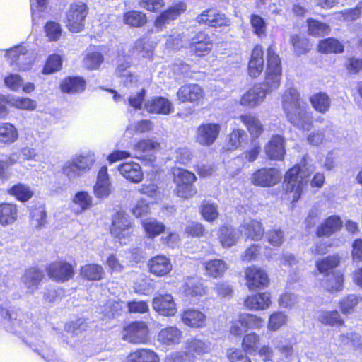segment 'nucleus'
Masks as SVG:
<instances>
[{
	"instance_id": "bb28decb",
	"label": "nucleus",
	"mask_w": 362,
	"mask_h": 362,
	"mask_svg": "<svg viewBox=\"0 0 362 362\" xmlns=\"http://www.w3.org/2000/svg\"><path fill=\"white\" fill-rule=\"evenodd\" d=\"M44 279L43 272L37 267L27 268L22 276V281L30 293H33L39 288Z\"/></svg>"
},
{
	"instance_id": "f257e3e1",
	"label": "nucleus",
	"mask_w": 362,
	"mask_h": 362,
	"mask_svg": "<svg viewBox=\"0 0 362 362\" xmlns=\"http://www.w3.org/2000/svg\"><path fill=\"white\" fill-rule=\"evenodd\" d=\"M283 76L282 59L274 44L266 49L264 78L262 82L255 83L240 98L239 104L248 109H255L263 103L269 93L278 90Z\"/></svg>"
},
{
	"instance_id": "2f4dec72",
	"label": "nucleus",
	"mask_w": 362,
	"mask_h": 362,
	"mask_svg": "<svg viewBox=\"0 0 362 362\" xmlns=\"http://www.w3.org/2000/svg\"><path fill=\"white\" fill-rule=\"evenodd\" d=\"M105 272L102 265L96 263H88L79 269V276L83 281L98 282L105 278Z\"/></svg>"
},
{
	"instance_id": "58836bf2",
	"label": "nucleus",
	"mask_w": 362,
	"mask_h": 362,
	"mask_svg": "<svg viewBox=\"0 0 362 362\" xmlns=\"http://www.w3.org/2000/svg\"><path fill=\"white\" fill-rule=\"evenodd\" d=\"M309 102L315 111L320 114H326L331 108L330 96L324 91H319L309 97Z\"/></svg>"
},
{
	"instance_id": "13d9d810",
	"label": "nucleus",
	"mask_w": 362,
	"mask_h": 362,
	"mask_svg": "<svg viewBox=\"0 0 362 362\" xmlns=\"http://www.w3.org/2000/svg\"><path fill=\"white\" fill-rule=\"evenodd\" d=\"M48 42H57L62 35L63 29L60 23L54 21H48L43 27Z\"/></svg>"
},
{
	"instance_id": "e433bc0d",
	"label": "nucleus",
	"mask_w": 362,
	"mask_h": 362,
	"mask_svg": "<svg viewBox=\"0 0 362 362\" xmlns=\"http://www.w3.org/2000/svg\"><path fill=\"white\" fill-rule=\"evenodd\" d=\"M341 256L339 253H334L317 259L315 262V267L317 272L323 275L334 271L341 265Z\"/></svg>"
},
{
	"instance_id": "8fccbe9b",
	"label": "nucleus",
	"mask_w": 362,
	"mask_h": 362,
	"mask_svg": "<svg viewBox=\"0 0 362 362\" xmlns=\"http://www.w3.org/2000/svg\"><path fill=\"white\" fill-rule=\"evenodd\" d=\"M103 54L98 50L90 51L84 56L82 64L88 71H95L100 69L104 62Z\"/></svg>"
},
{
	"instance_id": "052dcab7",
	"label": "nucleus",
	"mask_w": 362,
	"mask_h": 362,
	"mask_svg": "<svg viewBox=\"0 0 362 362\" xmlns=\"http://www.w3.org/2000/svg\"><path fill=\"white\" fill-rule=\"evenodd\" d=\"M18 132L14 125L11 123L0 124V142L9 144L18 139Z\"/></svg>"
},
{
	"instance_id": "7ed1b4c3",
	"label": "nucleus",
	"mask_w": 362,
	"mask_h": 362,
	"mask_svg": "<svg viewBox=\"0 0 362 362\" xmlns=\"http://www.w3.org/2000/svg\"><path fill=\"white\" fill-rule=\"evenodd\" d=\"M281 106L286 119L293 126L302 131H309L313 127V114L308 111L296 88H288L284 91Z\"/></svg>"
},
{
	"instance_id": "4468645a",
	"label": "nucleus",
	"mask_w": 362,
	"mask_h": 362,
	"mask_svg": "<svg viewBox=\"0 0 362 362\" xmlns=\"http://www.w3.org/2000/svg\"><path fill=\"white\" fill-rule=\"evenodd\" d=\"M187 11V4L179 1L162 11L154 19L153 25L158 30H163L167 24L180 18Z\"/></svg>"
},
{
	"instance_id": "aec40b11",
	"label": "nucleus",
	"mask_w": 362,
	"mask_h": 362,
	"mask_svg": "<svg viewBox=\"0 0 362 362\" xmlns=\"http://www.w3.org/2000/svg\"><path fill=\"white\" fill-rule=\"evenodd\" d=\"M152 307L156 313L165 317H173L177 313L174 298L170 293L156 296L152 300Z\"/></svg>"
},
{
	"instance_id": "dca6fc26",
	"label": "nucleus",
	"mask_w": 362,
	"mask_h": 362,
	"mask_svg": "<svg viewBox=\"0 0 362 362\" xmlns=\"http://www.w3.org/2000/svg\"><path fill=\"white\" fill-rule=\"evenodd\" d=\"M264 68V49L262 45L255 44L251 50L247 62V71L251 78L261 76Z\"/></svg>"
},
{
	"instance_id": "79ce46f5",
	"label": "nucleus",
	"mask_w": 362,
	"mask_h": 362,
	"mask_svg": "<svg viewBox=\"0 0 362 362\" xmlns=\"http://www.w3.org/2000/svg\"><path fill=\"white\" fill-rule=\"evenodd\" d=\"M316 49L320 54H341L344 50V45L338 39L329 37L320 40Z\"/></svg>"
},
{
	"instance_id": "f704fd0d",
	"label": "nucleus",
	"mask_w": 362,
	"mask_h": 362,
	"mask_svg": "<svg viewBox=\"0 0 362 362\" xmlns=\"http://www.w3.org/2000/svg\"><path fill=\"white\" fill-rule=\"evenodd\" d=\"M122 22L128 28H139L147 24L148 17L143 11L131 9L122 13Z\"/></svg>"
},
{
	"instance_id": "603ef678",
	"label": "nucleus",
	"mask_w": 362,
	"mask_h": 362,
	"mask_svg": "<svg viewBox=\"0 0 362 362\" xmlns=\"http://www.w3.org/2000/svg\"><path fill=\"white\" fill-rule=\"evenodd\" d=\"M8 194L21 202H28L33 196L30 188L22 183L13 185L8 189Z\"/></svg>"
},
{
	"instance_id": "5701e85b",
	"label": "nucleus",
	"mask_w": 362,
	"mask_h": 362,
	"mask_svg": "<svg viewBox=\"0 0 362 362\" xmlns=\"http://www.w3.org/2000/svg\"><path fill=\"white\" fill-rule=\"evenodd\" d=\"M180 320L187 327L194 329L203 328L206 325V316L201 310L187 308L180 313Z\"/></svg>"
},
{
	"instance_id": "338daca9",
	"label": "nucleus",
	"mask_w": 362,
	"mask_h": 362,
	"mask_svg": "<svg viewBox=\"0 0 362 362\" xmlns=\"http://www.w3.org/2000/svg\"><path fill=\"white\" fill-rule=\"evenodd\" d=\"M72 202L78 206L81 212L90 209L93 205L92 197L85 191L78 192L74 195Z\"/></svg>"
},
{
	"instance_id": "69168bd1",
	"label": "nucleus",
	"mask_w": 362,
	"mask_h": 362,
	"mask_svg": "<svg viewBox=\"0 0 362 362\" xmlns=\"http://www.w3.org/2000/svg\"><path fill=\"white\" fill-rule=\"evenodd\" d=\"M214 291L216 296L221 299L230 298L233 295V287L227 281H221L215 284Z\"/></svg>"
},
{
	"instance_id": "423d86ee",
	"label": "nucleus",
	"mask_w": 362,
	"mask_h": 362,
	"mask_svg": "<svg viewBox=\"0 0 362 362\" xmlns=\"http://www.w3.org/2000/svg\"><path fill=\"white\" fill-rule=\"evenodd\" d=\"M173 181L175 185V195L183 199H189L194 197L197 189L194 185L197 178L195 174L186 169L173 168Z\"/></svg>"
},
{
	"instance_id": "c03bdc74",
	"label": "nucleus",
	"mask_w": 362,
	"mask_h": 362,
	"mask_svg": "<svg viewBox=\"0 0 362 362\" xmlns=\"http://www.w3.org/2000/svg\"><path fill=\"white\" fill-rule=\"evenodd\" d=\"M141 227L146 237L154 239L163 234L166 229L165 224L156 218H148L141 221Z\"/></svg>"
},
{
	"instance_id": "ea45409f",
	"label": "nucleus",
	"mask_w": 362,
	"mask_h": 362,
	"mask_svg": "<svg viewBox=\"0 0 362 362\" xmlns=\"http://www.w3.org/2000/svg\"><path fill=\"white\" fill-rule=\"evenodd\" d=\"M317 321L325 326L344 327L345 320L337 310H321L319 311Z\"/></svg>"
},
{
	"instance_id": "e2e57ef3",
	"label": "nucleus",
	"mask_w": 362,
	"mask_h": 362,
	"mask_svg": "<svg viewBox=\"0 0 362 362\" xmlns=\"http://www.w3.org/2000/svg\"><path fill=\"white\" fill-rule=\"evenodd\" d=\"M10 106L21 110L33 111L36 109L37 103L28 97L13 96L10 98Z\"/></svg>"
},
{
	"instance_id": "412c9836",
	"label": "nucleus",
	"mask_w": 362,
	"mask_h": 362,
	"mask_svg": "<svg viewBox=\"0 0 362 362\" xmlns=\"http://www.w3.org/2000/svg\"><path fill=\"white\" fill-rule=\"evenodd\" d=\"M272 304V296L269 292H257L247 296L243 305L249 310H264L269 309Z\"/></svg>"
},
{
	"instance_id": "9d476101",
	"label": "nucleus",
	"mask_w": 362,
	"mask_h": 362,
	"mask_svg": "<svg viewBox=\"0 0 362 362\" xmlns=\"http://www.w3.org/2000/svg\"><path fill=\"white\" fill-rule=\"evenodd\" d=\"M50 280L63 284L72 280L76 274V264L64 259H59L48 263L45 268Z\"/></svg>"
},
{
	"instance_id": "72a5a7b5",
	"label": "nucleus",
	"mask_w": 362,
	"mask_h": 362,
	"mask_svg": "<svg viewBox=\"0 0 362 362\" xmlns=\"http://www.w3.org/2000/svg\"><path fill=\"white\" fill-rule=\"evenodd\" d=\"M185 350L194 359L196 356H202L211 351V343L197 337L188 339L185 342Z\"/></svg>"
},
{
	"instance_id": "9b49d317",
	"label": "nucleus",
	"mask_w": 362,
	"mask_h": 362,
	"mask_svg": "<svg viewBox=\"0 0 362 362\" xmlns=\"http://www.w3.org/2000/svg\"><path fill=\"white\" fill-rule=\"evenodd\" d=\"M214 34L206 30H200L194 33L188 44L191 55L197 57L208 56L213 50L215 41Z\"/></svg>"
},
{
	"instance_id": "4c0bfd02",
	"label": "nucleus",
	"mask_w": 362,
	"mask_h": 362,
	"mask_svg": "<svg viewBox=\"0 0 362 362\" xmlns=\"http://www.w3.org/2000/svg\"><path fill=\"white\" fill-rule=\"evenodd\" d=\"M126 362H160V357L151 349L139 348L127 355Z\"/></svg>"
},
{
	"instance_id": "6e6552de",
	"label": "nucleus",
	"mask_w": 362,
	"mask_h": 362,
	"mask_svg": "<svg viewBox=\"0 0 362 362\" xmlns=\"http://www.w3.org/2000/svg\"><path fill=\"white\" fill-rule=\"evenodd\" d=\"M122 339L132 344H147L151 341V329L144 320H134L124 325L121 330Z\"/></svg>"
},
{
	"instance_id": "3c124183",
	"label": "nucleus",
	"mask_w": 362,
	"mask_h": 362,
	"mask_svg": "<svg viewBox=\"0 0 362 362\" xmlns=\"http://www.w3.org/2000/svg\"><path fill=\"white\" fill-rule=\"evenodd\" d=\"M288 316L283 311H273L268 317L267 327L268 331L276 332L282 327L286 325Z\"/></svg>"
},
{
	"instance_id": "864d4df0",
	"label": "nucleus",
	"mask_w": 362,
	"mask_h": 362,
	"mask_svg": "<svg viewBox=\"0 0 362 362\" xmlns=\"http://www.w3.org/2000/svg\"><path fill=\"white\" fill-rule=\"evenodd\" d=\"M160 148V144L152 139H141L133 146V150L139 153L151 154Z\"/></svg>"
},
{
	"instance_id": "680f3d73",
	"label": "nucleus",
	"mask_w": 362,
	"mask_h": 362,
	"mask_svg": "<svg viewBox=\"0 0 362 362\" xmlns=\"http://www.w3.org/2000/svg\"><path fill=\"white\" fill-rule=\"evenodd\" d=\"M250 23L252 33L258 37L262 38L267 35V23L259 14L252 13L250 16Z\"/></svg>"
},
{
	"instance_id": "393cba45",
	"label": "nucleus",
	"mask_w": 362,
	"mask_h": 362,
	"mask_svg": "<svg viewBox=\"0 0 362 362\" xmlns=\"http://www.w3.org/2000/svg\"><path fill=\"white\" fill-rule=\"evenodd\" d=\"M204 275L209 279H221L228 269L227 262L219 258H214L205 261L203 264Z\"/></svg>"
},
{
	"instance_id": "c85d7f7f",
	"label": "nucleus",
	"mask_w": 362,
	"mask_h": 362,
	"mask_svg": "<svg viewBox=\"0 0 362 362\" xmlns=\"http://www.w3.org/2000/svg\"><path fill=\"white\" fill-rule=\"evenodd\" d=\"M289 44L296 57H301L309 54L313 49V42L304 35L294 33L291 35Z\"/></svg>"
},
{
	"instance_id": "de8ad7c7",
	"label": "nucleus",
	"mask_w": 362,
	"mask_h": 362,
	"mask_svg": "<svg viewBox=\"0 0 362 362\" xmlns=\"http://www.w3.org/2000/svg\"><path fill=\"white\" fill-rule=\"evenodd\" d=\"M153 51V42H150L146 36L137 38L131 48L132 54H140L143 58H152Z\"/></svg>"
},
{
	"instance_id": "0e129e2a",
	"label": "nucleus",
	"mask_w": 362,
	"mask_h": 362,
	"mask_svg": "<svg viewBox=\"0 0 362 362\" xmlns=\"http://www.w3.org/2000/svg\"><path fill=\"white\" fill-rule=\"evenodd\" d=\"M359 303V298L354 294H349L342 298L338 303L342 314L349 315L353 313Z\"/></svg>"
},
{
	"instance_id": "a878e982",
	"label": "nucleus",
	"mask_w": 362,
	"mask_h": 362,
	"mask_svg": "<svg viewBox=\"0 0 362 362\" xmlns=\"http://www.w3.org/2000/svg\"><path fill=\"white\" fill-rule=\"evenodd\" d=\"M322 281L325 290L330 293L341 291L344 287L345 276L341 270H334L330 273L323 274Z\"/></svg>"
},
{
	"instance_id": "39448f33",
	"label": "nucleus",
	"mask_w": 362,
	"mask_h": 362,
	"mask_svg": "<svg viewBox=\"0 0 362 362\" xmlns=\"http://www.w3.org/2000/svg\"><path fill=\"white\" fill-rule=\"evenodd\" d=\"M135 225L133 220L124 211L115 212L110 226V233L121 245H127L134 235Z\"/></svg>"
},
{
	"instance_id": "774afa93",
	"label": "nucleus",
	"mask_w": 362,
	"mask_h": 362,
	"mask_svg": "<svg viewBox=\"0 0 362 362\" xmlns=\"http://www.w3.org/2000/svg\"><path fill=\"white\" fill-rule=\"evenodd\" d=\"M185 233L190 238H202L206 235V228L200 222L190 221L185 228Z\"/></svg>"
},
{
	"instance_id": "473e14b6",
	"label": "nucleus",
	"mask_w": 362,
	"mask_h": 362,
	"mask_svg": "<svg viewBox=\"0 0 362 362\" xmlns=\"http://www.w3.org/2000/svg\"><path fill=\"white\" fill-rule=\"evenodd\" d=\"M238 118L252 137L257 139L263 134L264 131L263 124L259 118L251 112L242 114Z\"/></svg>"
},
{
	"instance_id": "a211bd4d",
	"label": "nucleus",
	"mask_w": 362,
	"mask_h": 362,
	"mask_svg": "<svg viewBox=\"0 0 362 362\" xmlns=\"http://www.w3.org/2000/svg\"><path fill=\"white\" fill-rule=\"evenodd\" d=\"M148 272L156 277H164L170 274L173 264L170 259L163 254L151 257L147 262Z\"/></svg>"
},
{
	"instance_id": "49530a36",
	"label": "nucleus",
	"mask_w": 362,
	"mask_h": 362,
	"mask_svg": "<svg viewBox=\"0 0 362 362\" xmlns=\"http://www.w3.org/2000/svg\"><path fill=\"white\" fill-rule=\"evenodd\" d=\"M307 33L314 37H320L328 35L331 28L330 26L317 19L309 18L306 20Z\"/></svg>"
},
{
	"instance_id": "09e8293b",
	"label": "nucleus",
	"mask_w": 362,
	"mask_h": 362,
	"mask_svg": "<svg viewBox=\"0 0 362 362\" xmlns=\"http://www.w3.org/2000/svg\"><path fill=\"white\" fill-rule=\"evenodd\" d=\"M246 238L250 240H261L264 234V227L260 221L250 220L243 226Z\"/></svg>"
},
{
	"instance_id": "bf43d9fd",
	"label": "nucleus",
	"mask_w": 362,
	"mask_h": 362,
	"mask_svg": "<svg viewBox=\"0 0 362 362\" xmlns=\"http://www.w3.org/2000/svg\"><path fill=\"white\" fill-rule=\"evenodd\" d=\"M245 135V132L241 129H234L228 135L227 141L224 151H232L238 149L242 142L243 137Z\"/></svg>"
},
{
	"instance_id": "f3484780",
	"label": "nucleus",
	"mask_w": 362,
	"mask_h": 362,
	"mask_svg": "<svg viewBox=\"0 0 362 362\" xmlns=\"http://www.w3.org/2000/svg\"><path fill=\"white\" fill-rule=\"evenodd\" d=\"M220 132L218 123H202L197 129L196 141L201 146H210L218 139Z\"/></svg>"
},
{
	"instance_id": "f8f14e48",
	"label": "nucleus",
	"mask_w": 362,
	"mask_h": 362,
	"mask_svg": "<svg viewBox=\"0 0 362 362\" xmlns=\"http://www.w3.org/2000/svg\"><path fill=\"white\" fill-rule=\"evenodd\" d=\"M245 286L249 291H255L267 288L270 278L267 272L257 265H250L244 269Z\"/></svg>"
},
{
	"instance_id": "ddd939ff",
	"label": "nucleus",
	"mask_w": 362,
	"mask_h": 362,
	"mask_svg": "<svg viewBox=\"0 0 362 362\" xmlns=\"http://www.w3.org/2000/svg\"><path fill=\"white\" fill-rule=\"evenodd\" d=\"M205 96L204 88L194 83H185L181 85L176 92V98L180 104L189 103L198 105L203 103Z\"/></svg>"
},
{
	"instance_id": "1a4fd4ad",
	"label": "nucleus",
	"mask_w": 362,
	"mask_h": 362,
	"mask_svg": "<svg viewBox=\"0 0 362 362\" xmlns=\"http://www.w3.org/2000/svg\"><path fill=\"white\" fill-rule=\"evenodd\" d=\"M195 21L199 25L220 30L230 31L233 25V20L226 13L215 7L203 10L196 16Z\"/></svg>"
},
{
	"instance_id": "a18cd8bd",
	"label": "nucleus",
	"mask_w": 362,
	"mask_h": 362,
	"mask_svg": "<svg viewBox=\"0 0 362 362\" xmlns=\"http://www.w3.org/2000/svg\"><path fill=\"white\" fill-rule=\"evenodd\" d=\"M182 292L187 298L201 297L206 293V287L201 279L190 278L182 286Z\"/></svg>"
},
{
	"instance_id": "cd10ccee",
	"label": "nucleus",
	"mask_w": 362,
	"mask_h": 362,
	"mask_svg": "<svg viewBox=\"0 0 362 362\" xmlns=\"http://www.w3.org/2000/svg\"><path fill=\"white\" fill-rule=\"evenodd\" d=\"M183 338L182 330L175 325L162 328L157 334L158 341L165 346L179 344Z\"/></svg>"
},
{
	"instance_id": "b1692460",
	"label": "nucleus",
	"mask_w": 362,
	"mask_h": 362,
	"mask_svg": "<svg viewBox=\"0 0 362 362\" xmlns=\"http://www.w3.org/2000/svg\"><path fill=\"white\" fill-rule=\"evenodd\" d=\"M111 192L112 185L107 168L103 165L98 173L96 182L93 186V193L97 198L104 199L109 197Z\"/></svg>"
},
{
	"instance_id": "c756f323",
	"label": "nucleus",
	"mask_w": 362,
	"mask_h": 362,
	"mask_svg": "<svg viewBox=\"0 0 362 362\" xmlns=\"http://www.w3.org/2000/svg\"><path fill=\"white\" fill-rule=\"evenodd\" d=\"M145 109L149 114L164 115H169L173 110L171 102L162 96L151 98L145 104Z\"/></svg>"
},
{
	"instance_id": "6e6d98bb",
	"label": "nucleus",
	"mask_w": 362,
	"mask_h": 362,
	"mask_svg": "<svg viewBox=\"0 0 362 362\" xmlns=\"http://www.w3.org/2000/svg\"><path fill=\"white\" fill-rule=\"evenodd\" d=\"M63 60L61 55L54 53L50 54L42 67V73L45 75H49L57 72L62 69Z\"/></svg>"
},
{
	"instance_id": "7c9ffc66",
	"label": "nucleus",
	"mask_w": 362,
	"mask_h": 362,
	"mask_svg": "<svg viewBox=\"0 0 362 362\" xmlns=\"http://www.w3.org/2000/svg\"><path fill=\"white\" fill-rule=\"evenodd\" d=\"M264 151L268 158H284L286 154L284 137L279 134L272 136L264 146Z\"/></svg>"
},
{
	"instance_id": "2eb2a0df",
	"label": "nucleus",
	"mask_w": 362,
	"mask_h": 362,
	"mask_svg": "<svg viewBox=\"0 0 362 362\" xmlns=\"http://www.w3.org/2000/svg\"><path fill=\"white\" fill-rule=\"evenodd\" d=\"M281 179L279 170L274 168H262L251 175V182L258 187H270L278 184Z\"/></svg>"
},
{
	"instance_id": "6ab92c4d",
	"label": "nucleus",
	"mask_w": 362,
	"mask_h": 362,
	"mask_svg": "<svg viewBox=\"0 0 362 362\" xmlns=\"http://www.w3.org/2000/svg\"><path fill=\"white\" fill-rule=\"evenodd\" d=\"M343 226L344 223L340 216L330 215L316 227L315 236L318 238H329L341 231Z\"/></svg>"
},
{
	"instance_id": "20e7f679",
	"label": "nucleus",
	"mask_w": 362,
	"mask_h": 362,
	"mask_svg": "<svg viewBox=\"0 0 362 362\" xmlns=\"http://www.w3.org/2000/svg\"><path fill=\"white\" fill-rule=\"evenodd\" d=\"M312 171L305 163H297L289 168L284 177V192L295 203L301 197L303 189L307 186Z\"/></svg>"
},
{
	"instance_id": "c9c22d12",
	"label": "nucleus",
	"mask_w": 362,
	"mask_h": 362,
	"mask_svg": "<svg viewBox=\"0 0 362 362\" xmlns=\"http://www.w3.org/2000/svg\"><path fill=\"white\" fill-rule=\"evenodd\" d=\"M18 218V208L13 202L0 203V225L5 227L13 224Z\"/></svg>"
},
{
	"instance_id": "f03ea898",
	"label": "nucleus",
	"mask_w": 362,
	"mask_h": 362,
	"mask_svg": "<svg viewBox=\"0 0 362 362\" xmlns=\"http://www.w3.org/2000/svg\"><path fill=\"white\" fill-rule=\"evenodd\" d=\"M264 326V320L261 316L250 313H241L237 319L230 322L228 332L235 337H242L241 349L249 354H254L261 344V337L255 332L243 333L248 330H260Z\"/></svg>"
},
{
	"instance_id": "a19ab883",
	"label": "nucleus",
	"mask_w": 362,
	"mask_h": 362,
	"mask_svg": "<svg viewBox=\"0 0 362 362\" xmlns=\"http://www.w3.org/2000/svg\"><path fill=\"white\" fill-rule=\"evenodd\" d=\"M218 240L223 248L235 246L238 240L235 228L228 225L221 226L218 230Z\"/></svg>"
},
{
	"instance_id": "37998d69",
	"label": "nucleus",
	"mask_w": 362,
	"mask_h": 362,
	"mask_svg": "<svg viewBox=\"0 0 362 362\" xmlns=\"http://www.w3.org/2000/svg\"><path fill=\"white\" fill-rule=\"evenodd\" d=\"M120 173L132 182L138 183L143 179V173L140 165L132 160L121 164L118 167Z\"/></svg>"
},
{
	"instance_id": "4be33fe9",
	"label": "nucleus",
	"mask_w": 362,
	"mask_h": 362,
	"mask_svg": "<svg viewBox=\"0 0 362 362\" xmlns=\"http://www.w3.org/2000/svg\"><path fill=\"white\" fill-rule=\"evenodd\" d=\"M87 86L86 79L81 76H69L64 77L59 83L62 93L69 95H78L83 93Z\"/></svg>"
},
{
	"instance_id": "5fc2aeb1",
	"label": "nucleus",
	"mask_w": 362,
	"mask_h": 362,
	"mask_svg": "<svg viewBox=\"0 0 362 362\" xmlns=\"http://www.w3.org/2000/svg\"><path fill=\"white\" fill-rule=\"evenodd\" d=\"M199 213L204 220L212 223L219 216L218 206L215 203L204 200L199 206Z\"/></svg>"
},
{
	"instance_id": "4d7b16f0",
	"label": "nucleus",
	"mask_w": 362,
	"mask_h": 362,
	"mask_svg": "<svg viewBox=\"0 0 362 362\" xmlns=\"http://www.w3.org/2000/svg\"><path fill=\"white\" fill-rule=\"evenodd\" d=\"M27 53L28 50L25 47L18 45L7 49L6 57L11 65L16 64L21 67Z\"/></svg>"
},
{
	"instance_id": "0eeeda50",
	"label": "nucleus",
	"mask_w": 362,
	"mask_h": 362,
	"mask_svg": "<svg viewBox=\"0 0 362 362\" xmlns=\"http://www.w3.org/2000/svg\"><path fill=\"white\" fill-rule=\"evenodd\" d=\"M89 11L88 6L83 1L71 2L65 13L64 24L71 33H80L83 30L86 20Z\"/></svg>"
}]
</instances>
